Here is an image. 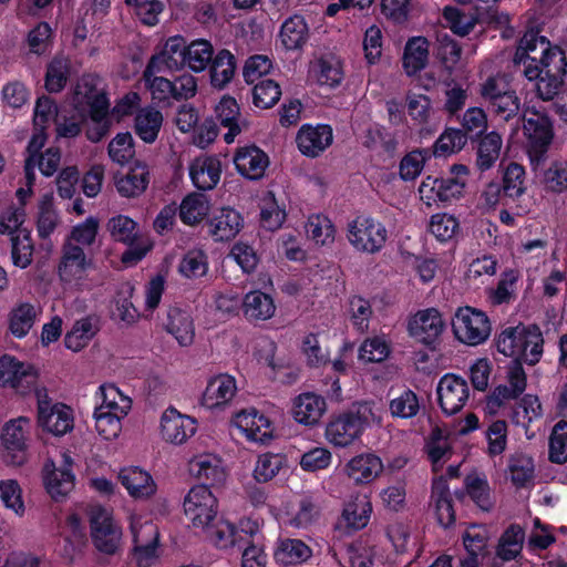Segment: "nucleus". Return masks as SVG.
Masks as SVG:
<instances>
[{"instance_id": "f257e3e1", "label": "nucleus", "mask_w": 567, "mask_h": 567, "mask_svg": "<svg viewBox=\"0 0 567 567\" xmlns=\"http://www.w3.org/2000/svg\"><path fill=\"white\" fill-rule=\"evenodd\" d=\"M100 79L94 75L82 76L74 90L72 104L76 112V116L84 118L90 115L92 121L101 124V132L97 136L91 133L89 137L93 141H99L109 130V124L104 122L107 115L109 101L100 86Z\"/></svg>"}, {"instance_id": "f03ea898", "label": "nucleus", "mask_w": 567, "mask_h": 567, "mask_svg": "<svg viewBox=\"0 0 567 567\" xmlns=\"http://www.w3.org/2000/svg\"><path fill=\"white\" fill-rule=\"evenodd\" d=\"M544 339L537 327L518 326L504 330L497 339V349L506 357L535 364L543 354Z\"/></svg>"}, {"instance_id": "7ed1b4c3", "label": "nucleus", "mask_w": 567, "mask_h": 567, "mask_svg": "<svg viewBox=\"0 0 567 567\" xmlns=\"http://www.w3.org/2000/svg\"><path fill=\"white\" fill-rule=\"evenodd\" d=\"M525 55H530L532 62L539 61L544 74L563 78L566 73L565 52L559 47L551 45L545 37L533 30L523 35L516 50L517 61H522Z\"/></svg>"}, {"instance_id": "20e7f679", "label": "nucleus", "mask_w": 567, "mask_h": 567, "mask_svg": "<svg viewBox=\"0 0 567 567\" xmlns=\"http://www.w3.org/2000/svg\"><path fill=\"white\" fill-rule=\"evenodd\" d=\"M130 533L133 542V559L138 567H152L161 555L159 529L146 515L130 516Z\"/></svg>"}, {"instance_id": "39448f33", "label": "nucleus", "mask_w": 567, "mask_h": 567, "mask_svg": "<svg viewBox=\"0 0 567 567\" xmlns=\"http://www.w3.org/2000/svg\"><path fill=\"white\" fill-rule=\"evenodd\" d=\"M90 533L94 547L104 555H115L122 548L123 532L112 511L96 506L90 512Z\"/></svg>"}, {"instance_id": "423d86ee", "label": "nucleus", "mask_w": 567, "mask_h": 567, "mask_svg": "<svg viewBox=\"0 0 567 567\" xmlns=\"http://www.w3.org/2000/svg\"><path fill=\"white\" fill-rule=\"evenodd\" d=\"M453 333L463 344L475 347L484 343L491 336L492 326L482 310L473 307H461L452 320Z\"/></svg>"}, {"instance_id": "0eeeda50", "label": "nucleus", "mask_w": 567, "mask_h": 567, "mask_svg": "<svg viewBox=\"0 0 567 567\" xmlns=\"http://www.w3.org/2000/svg\"><path fill=\"white\" fill-rule=\"evenodd\" d=\"M523 128L530 162L533 165H538L543 161L554 136L551 122L547 115L527 105Z\"/></svg>"}, {"instance_id": "6e6552de", "label": "nucleus", "mask_w": 567, "mask_h": 567, "mask_svg": "<svg viewBox=\"0 0 567 567\" xmlns=\"http://www.w3.org/2000/svg\"><path fill=\"white\" fill-rule=\"evenodd\" d=\"M347 238L355 250L375 254L385 245L388 230L380 220L360 215L348 224Z\"/></svg>"}, {"instance_id": "1a4fd4ad", "label": "nucleus", "mask_w": 567, "mask_h": 567, "mask_svg": "<svg viewBox=\"0 0 567 567\" xmlns=\"http://www.w3.org/2000/svg\"><path fill=\"white\" fill-rule=\"evenodd\" d=\"M480 95L487 106L505 121L515 116L519 110V100L504 75L487 78L480 85Z\"/></svg>"}, {"instance_id": "9d476101", "label": "nucleus", "mask_w": 567, "mask_h": 567, "mask_svg": "<svg viewBox=\"0 0 567 567\" xmlns=\"http://www.w3.org/2000/svg\"><path fill=\"white\" fill-rule=\"evenodd\" d=\"M74 461L66 451L60 455L58 463L45 462L42 471L43 484L47 493L55 502L63 501L74 488L75 475L73 473Z\"/></svg>"}, {"instance_id": "9b49d317", "label": "nucleus", "mask_w": 567, "mask_h": 567, "mask_svg": "<svg viewBox=\"0 0 567 567\" xmlns=\"http://www.w3.org/2000/svg\"><path fill=\"white\" fill-rule=\"evenodd\" d=\"M184 512L195 528H206L216 519L218 502L205 484L192 487L184 499Z\"/></svg>"}, {"instance_id": "f8f14e48", "label": "nucleus", "mask_w": 567, "mask_h": 567, "mask_svg": "<svg viewBox=\"0 0 567 567\" xmlns=\"http://www.w3.org/2000/svg\"><path fill=\"white\" fill-rule=\"evenodd\" d=\"M48 135L43 132H33L28 144L29 156L25 159V179L29 184L34 182V168L38 167L44 176H52L61 163V152L56 147H49L39 153L47 142Z\"/></svg>"}, {"instance_id": "ddd939ff", "label": "nucleus", "mask_w": 567, "mask_h": 567, "mask_svg": "<svg viewBox=\"0 0 567 567\" xmlns=\"http://www.w3.org/2000/svg\"><path fill=\"white\" fill-rule=\"evenodd\" d=\"M37 383L34 368L11 355L0 358V386L10 388L19 394L31 392Z\"/></svg>"}, {"instance_id": "4468645a", "label": "nucleus", "mask_w": 567, "mask_h": 567, "mask_svg": "<svg viewBox=\"0 0 567 567\" xmlns=\"http://www.w3.org/2000/svg\"><path fill=\"white\" fill-rule=\"evenodd\" d=\"M196 420L181 413L174 406L163 411L159 419V435L166 443L181 445L196 433Z\"/></svg>"}, {"instance_id": "2eb2a0df", "label": "nucleus", "mask_w": 567, "mask_h": 567, "mask_svg": "<svg viewBox=\"0 0 567 567\" xmlns=\"http://www.w3.org/2000/svg\"><path fill=\"white\" fill-rule=\"evenodd\" d=\"M445 327L442 315L435 308L420 310L409 321L411 337L430 347L440 341Z\"/></svg>"}, {"instance_id": "dca6fc26", "label": "nucleus", "mask_w": 567, "mask_h": 567, "mask_svg": "<svg viewBox=\"0 0 567 567\" xmlns=\"http://www.w3.org/2000/svg\"><path fill=\"white\" fill-rule=\"evenodd\" d=\"M439 403L446 415L460 412L470 396L467 382L453 373L444 374L436 388Z\"/></svg>"}, {"instance_id": "f3484780", "label": "nucleus", "mask_w": 567, "mask_h": 567, "mask_svg": "<svg viewBox=\"0 0 567 567\" xmlns=\"http://www.w3.org/2000/svg\"><path fill=\"white\" fill-rule=\"evenodd\" d=\"M92 267L82 247L65 241L62 256L58 265V276L65 284L78 285L85 279L87 270Z\"/></svg>"}, {"instance_id": "a211bd4d", "label": "nucleus", "mask_w": 567, "mask_h": 567, "mask_svg": "<svg viewBox=\"0 0 567 567\" xmlns=\"http://www.w3.org/2000/svg\"><path fill=\"white\" fill-rule=\"evenodd\" d=\"M231 425L250 442L266 443L272 439L271 422L256 409L236 413L231 419Z\"/></svg>"}, {"instance_id": "6ab92c4d", "label": "nucleus", "mask_w": 567, "mask_h": 567, "mask_svg": "<svg viewBox=\"0 0 567 567\" xmlns=\"http://www.w3.org/2000/svg\"><path fill=\"white\" fill-rule=\"evenodd\" d=\"M30 420L20 416L7 422L2 429L1 440L7 452L6 458L12 465H19L24 461L27 434Z\"/></svg>"}, {"instance_id": "aec40b11", "label": "nucleus", "mask_w": 567, "mask_h": 567, "mask_svg": "<svg viewBox=\"0 0 567 567\" xmlns=\"http://www.w3.org/2000/svg\"><path fill=\"white\" fill-rule=\"evenodd\" d=\"M333 141L332 128L329 125H302L297 135L296 144L299 152L309 158L320 156Z\"/></svg>"}, {"instance_id": "412c9836", "label": "nucleus", "mask_w": 567, "mask_h": 567, "mask_svg": "<svg viewBox=\"0 0 567 567\" xmlns=\"http://www.w3.org/2000/svg\"><path fill=\"white\" fill-rule=\"evenodd\" d=\"M39 424L54 435H64L73 429V412L61 403L50 404L47 401H39L38 404Z\"/></svg>"}, {"instance_id": "4be33fe9", "label": "nucleus", "mask_w": 567, "mask_h": 567, "mask_svg": "<svg viewBox=\"0 0 567 567\" xmlns=\"http://www.w3.org/2000/svg\"><path fill=\"white\" fill-rule=\"evenodd\" d=\"M383 471V463L372 453H361L351 457L343 466L342 472L355 485L372 483Z\"/></svg>"}, {"instance_id": "5701e85b", "label": "nucleus", "mask_w": 567, "mask_h": 567, "mask_svg": "<svg viewBox=\"0 0 567 567\" xmlns=\"http://www.w3.org/2000/svg\"><path fill=\"white\" fill-rule=\"evenodd\" d=\"M327 411L323 396L315 392H303L292 399L290 413L292 419L302 425H317Z\"/></svg>"}, {"instance_id": "b1692460", "label": "nucleus", "mask_w": 567, "mask_h": 567, "mask_svg": "<svg viewBox=\"0 0 567 567\" xmlns=\"http://www.w3.org/2000/svg\"><path fill=\"white\" fill-rule=\"evenodd\" d=\"M236 171L245 178L258 181L269 166L268 155L255 145L239 147L233 158Z\"/></svg>"}, {"instance_id": "393cba45", "label": "nucleus", "mask_w": 567, "mask_h": 567, "mask_svg": "<svg viewBox=\"0 0 567 567\" xmlns=\"http://www.w3.org/2000/svg\"><path fill=\"white\" fill-rule=\"evenodd\" d=\"M244 227V217L233 207L216 209L208 220V233L216 241L235 238Z\"/></svg>"}, {"instance_id": "a878e982", "label": "nucleus", "mask_w": 567, "mask_h": 567, "mask_svg": "<svg viewBox=\"0 0 567 567\" xmlns=\"http://www.w3.org/2000/svg\"><path fill=\"white\" fill-rule=\"evenodd\" d=\"M236 392L235 378L229 374H218L208 381L200 402L208 410L223 409L231 402Z\"/></svg>"}, {"instance_id": "bb28decb", "label": "nucleus", "mask_w": 567, "mask_h": 567, "mask_svg": "<svg viewBox=\"0 0 567 567\" xmlns=\"http://www.w3.org/2000/svg\"><path fill=\"white\" fill-rule=\"evenodd\" d=\"M188 470L194 477L212 485L223 484L227 477L223 461L212 453L195 455L188 463Z\"/></svg>"}, {"instance_id": "cd10ccee", "label": "nucleus", "mask_w": 567, "mask_h": 567, "mask_svg": "<svg viewBox=\"0 0 567 567\" xmlns=\"http://www.w3.org/2000/svg\"><path fill=\"white\" fill-rule=\"evenodd\" d=\"M430 42L425 37L410 38L403 49L402 68L406 76L415 78L429 64Z\"/></svg>"}, {"instance_id": "c85d7f7f", "label": "nucleus", "mask_w": 567, "mask_h": 567, "mask_svg": "<svg viewBox=\"0 0 567 567\" xmlns=\"http://www.w3.org/2000/svg\"><path fill=\"white\" fill-rule=\"evenodd\" d=\"M362 433L348 412L332 417L326 426L324 437L334 447H348L361 437Z\"/></svg>"}, {"instance_id": "c756f323", "label": "nucleus", "mask_w": 567, "mask_h": 567, "mask_svg": "<svg viewBox=\"0 0 567 567\" xmlns=\"http://www.w3.org/2000/svg\"><path fill=\"white\" fill-rule=\"evenodd\" d=\"M489 533L483 525H472L463 534L467 556L461 559L460 567H478L487 553Z\"/></svg>"}, {"instance_id": "7c9ffc66", "label": "nucleus", "mask_w": 567, "mask_h": 567, "mask_svg": "<svg viewBox=\"0 0 567 567\" xmlns=\"http://www.w3.org/2000/svg\"><path fill=\"white\" fill-rule=\"evenodd\" d=\"M221 174L220 161L214 156H200L189 165V177L198 189H213Z\"/></svg>"}, {"instance_id": "2f4dec72", "label": "nucleus", "mask_w": 567, "mask_h": 567, "mask_svg": "<svg viewBox=\"0 0 567 567\" xmlns=\"http://www.w3.org/2000/svg\"><path fill=\"white\" fill-rule=\"evenodd\" d=\"M186 44L182 37L175 35L166 40L162 51L154 55L151 61V68H156L157 72L165 70L177 71L185 66Z\"/></svg>"}, {"instance_id": "473e14b6", "label": "nucleus", "mask_w": 567, "mask_h": 567, "mask_svg": "<svg viewBox=\"0 0 567 567\" xmlns=\"http://www.w3.org/2000/svg\"><path fill=\"white\" fill-rule=\"evenodd\" d=\"M95 399L96 406L94 410L114 413V415L117 414L120 417H125L132 408L131 398L113 383L100 385L95 393Z\"/></svg>"}, {"instance_id": "72a5a7b5", "label": "nucleus", "mask_w": 567, "mask_h": 567, "mask_svg": "<svg viewBox=\"0 0 567 567\" xmlns=\"http://www.w3.org/2000/svg\"><path fill=\"white\" fill-rule=\"evenodd\" d=\"M118 480L130 496L136 499L151 497L156 492L152 476L135 466L123 468L118 474Z\"/></svg>"}, {"instance_id": "f704fd0d", "label": "nucleus", "mask_w": 567, "mask_h": 567, "mask_svg": "<svg viewBox=\"0 0 567 567\" xmlns=\"http://www.w3.org/2000/svg\"><path fill=\"white\" fill-rule=\"evenodd\" d=\"M371 514L370 498L367 495H357L346 504L339 526L344 525L347 529L360 530L369 524Z\"/></svg>"}, {"instance_id": "c9c22d12", "label": "nucleus", "mask_w": 567, "mask_h": 567, "mask_svg": "<svg viewBox=\"0 0 567 567\" xmlns=\"http://www.w3.org/2000/svg\"><path fill=\"white\" fill-rule=\"evenodd\" d=\"M243 312L249 321H266L276 313L274 298L261 290H252L241 301Z\"/></svg>"}, {"instance_id": "e433bc0d", "label": "nucleus", "mask_w": 567, "mask_h": 567, "mask_svg": "<svg viewBox=\"0 0 567 567\" xmlns=\"http://www.w3.org/2000/svg\"><path fill=\"white\" fill-rule=\"evenodd\" d=\"M215 112L220 124L228 128V132L224 135L225 142L228 144L233 143L246 126L245 121L240 116L236 100L230 96H224L216 105Z\"/></svg>"}, {"instance_id": "4c0bfd02", "label": "nucleus", "mask_w": 567, "mask_h": 567, "mask_svg": "<svg viewBox=\"0 0 567 567\" xmlns=\"http://www.w3.org/2000/svg\"><path fill=\"white\" fill-rule=\"evenodd\" d=\"M305 235L316 247H329L336 239V227L323 214H311L305 223Z\"/></svg>"}, {"instance_id": "58836bf2", "label": "nucleus", "mask_w": 567, "mask_h": 567, "mask_svg": "<svg viewBox=\"0 0 567 567\" xmlns=\"http://www.w3.org/2000/svg\"><path fill=\"white\" fill-rule=\"evenodd\" d=\"M150 183V171L146 165L136 163L128 172L116 177L115 186L123 197H137L142 195Z\"/></svg>"}, {"instance_id": "ea45409f", "label": "nucleus", "mask_w": 567, "mask_h": 567, "mask_svg": "<svg viewBox=\"0 0 567 567\" xmlns=\"http://www.w3.org/2000/svg\"><path fill=\"white\" fill-rule=\"evenodd\" d=\"M279 38L286 50H299L309 39V28L303 17L295 14L286 19L280 28Z\"/></svg>"}, {"instance_id": "a19ab883", "label": "nucleus", "mask_w": 567, "mask_h": 567, "mask_svg": "<svg viewBox=\"0 0 567 567\" xmlns=\"http://www.w3.org/2000/svg\"><path fill=\"white\" fill-rule=\"evenodd\" d=\"M347 412L362 434L367 429L380 427L383 422V408L375 401L355 402Z\"/></svg>"}, {"instance_id": "79ce46f5", "label": "nucleus", "mask_w": 567, "mask_h": 567, "mask_svg": "<svg viewBox=\"0 0 567 567\" xmlns=\"http://www.w3.org/2000/svg\"><path fill=\"white\" fill-rule=\"evenodd\" d=\"M163 114L154 107H143L134 118L135 134L145 143H154L163 125Z\"/></svg>"}, {"instance_id": "37998d69", "label": "nucleus", "mask_w": 567, "mask_h": 567, "mask_svg": "<svg viewBox=\"0 0 567 567\" xmlns=\"http://www.w3.org/2000/svg\"><path fill=\"white\" fill-rule=\"evenodd\" d=\"M311 555L310 547L302 540L295 538L280 539L274 553L276 563L282 567L301 564L308 560Z\"/></svg>"}, {"instance_id": "c03bdc74", "label": "nucleus", "mask_w": 567, "mask_h": 567, "mask_svg": "<svg viewBox=\"0 0 567 567\" xmlns=\"http://www.w3.org/2000/svg\"><path fill=\"white\" fill-rule=\"evenodd\" d=\"M99 331L97 321L92 317H85L76 320L71 330L64 337L66 349L79 352L91 342Z\"/></svg>"}, {"instance_id": "a18cd8bd", "label": "nucleus", "mask_w": 567, "mask_h": 567, "mask_svg": "<svg viewBox=\"0 0 567 567\" xmlns=\"http://www.w3.org/2000/svg\"><path fill=\"white\" fill-rule=\"evenodd\" d=\"M166 330L174 336L177 342L187 347L193 343L195 337V328L193 319L187 311L173 308L168 311V321Z\"/></svg>"}, {"instance_id": "49530a36", "label": "nucleus", "mask_w": 567, "mask_h": 567, "mask_svg": "<svg viewBox=\"0 0 567 567\" xmlns=\"http://www.w3.org/2000/svg\"><path fill=\"white\" fill-rule=\"evenodd\" d=\"M210 210V203L206 195L192 193L179 205V218L188 226L203 221Z\"/></svg>"}, {"instance_id": "de8ad7c7", "label": "nucleus", "mask_w": 567, "mask_h": 567, "mask_svg": "<svg viewBox=\"0 0 567 567\" xmlns=\"http://www.w3.org/2000/svg\"><path fill=\"white\" fill-rule=\"evenodd\" d=\"M524 542V528L517 524H512L498 539L496 556L503 561L515 559L520 554Z\"/></svg>"}, {"instance_id": "09e8293b", "label": "nucleus", "mask_w": 567, "mask_h": 567, "mask_svg": "<svg viewBox=\"0 0 567 567\" xmlns=\"http://www.w3.org/2000/svg\"><path fill=\"white\" fill-rule=\"evenodd\" d=\"M40 315V308L30 303L21 302L10 313L9 329L17 338L25 337Z\"/></svg>"}, {"instance_id": "8fccbe9b", "label": "nucleus", "mask_w": 567, "mask_h": 567, "mask_svg": "<svg viewBox=\"0 0 567 567\" xmlns=\"http://www.w3.org/2000/svg\"><path fill=\"white\" fill-rule=\"evenodd\" d=\"M310 75L320 85L336 86L343 76L341 62L334 56L321 58L311 64Z\"/></svg>"}, {"instance_id": "3c124183", "label": "nucleus", "mask_w": 567, "mask_h": 567, "mask_svg": "<svg viewBox=\"0 0 567 567\" xmlns=\"http://www.w3.org/2000/svg\"><path fill=\"white\" fill-rule=\"evenodd\" d=\"M508 471L512 483L517 487H526L533 483L535 475V463L532 455L517 452L508 462Z\"/></svg>"}, {"instance_id": "603ef678", "label": "nucleus", "mask_w": 567, "mask_h": 567, "mask_svg": "<svg viewBox=\"0 0 567 567\" xmlns=\"http://www.w3.org/2000/svg\"><path fill=\"white\" fill-rule=\"evenodd\" d=\"M462 56V48L446 32L436 34L435 58L441 62L447 72H453L458 65Z\"/></svg>"}, {"instance_id": "864d4df0", "label": "nucleus", "mask_w": 567, "mask_h": 567, "mask_svg": "<svg viewBox=\"0 0 567 567\" xmlns=\"http://www.w3.org/2000/svg\"><path fill=\"white\" fill-rule=\"evenodd\" d=\"M286 515V522L290 526L303 528L318 518L319 508L310 497H302L297 503L289 505Z\"/></svg>"}, {"instance_id": "5fc2aeb1", "label": "nucleus", "mask_w": 567, "mask_h": 567, "mask_svg": "<svg viewBox=\"0 0 567 567\" xmlns=\"http://www.w3.org/2000/svg\"><path fill=\"white\" fill-rule=\"evenodd\" d=\"M202 529L206 532L207 538L221 549L229 548L243 539L237 527L224 519L217 520L214 524L210 523L208 527Z\"/></svg>"}, {"instance_id": "6e6d98bb", "label": "nucleus", "mask_w": 567, "mask_h": 567, "mask_svg": "<svg viewBox=\"0 0 567 567\" xmlns=\"http://www.w3.org/2000/svg\"><path fill=\"white\" fill-rule=\"evenodd\" d=\"M468 177V168L455 164L450 168V176L442 177L443 203L458 199L463 196Z\"/></svg>"}, {"instance_id": "4d7b16f0", "label": "nucleus", "mask_w": 567, "mask_h": 567, "mask_svg": "<svg viewBox=\"0 0 567 567\" xmlns=\"http://www.w3.org/2000/svg\"><path fill=\"white\" fill-rule=\"evenodd\" d=\"M405 105L409 116L416 124L430 123L435 114L430 96L409 91L405 95Z\"/></svg>"}, {"instance_id": "13d9d810", "label": "nucleus", "mask_w": 567, "mask_h": 567, "mask_svg": "<svg viewBox=\"0 0 567 567\" xmlns=\"http://www.w3.org/2000/svg\"><path fill=\"white\" fill-rule=\"evenodd\" d=\"M502 145V136L496 132H491L481 140L476 158V166L480 171H487L495 164L499 157Z\"/></svg>"}, {"instance_id": "bf43d9fd", "label": "nucleus", "mask_w": 567, "mask_h": 567, "mask_svg": "<svg viewBox=\"0 0 567 567\" xmlns=\"http://www.w3.org/2000/svg\"><path fill=\"white\" fill-rule=\"evenodd\" d=\"M210 79L215 87H224L234 76L236 63L234 55L227 51L221 50L212 60Z\"/></svg>"}, {"instance_id": "052dcab7", "label": "nucleus", "mask_w": 567, "mask_h": 567, "mask_svg": "<svg viewBox=\"0 0 567 567\" xmlns=\"http://www.w3.org/2000/svg\"><path fill=\"white\" fill-rule=\"evenodd\" d=\"M60 223L59 214L53 205V195L45 194L39 204L37 221L38 234L41 238L50 237Z\"/></svg>"}, {"instance_id": "680f3d73", "label": "nucleus", "mask_w": 567, "mask_h": 567, "mask_svg": "<svg viewBox=\"0 0 567 567\" xmlns=\"http://www.w3.org/2000/svg\"><path fill=\"white\" fill-rule=\"evenodd\" d=\"M185 65L194 72L204 71L213 60V47L206 40H195L186 45Z\"/></svg>"}, {"instance_id": "e2e57ef3", "label": "nucleus", "mask_w": 567, "mask_h": 567, "mask_svg": "<svg viewBox=\"0 0 567 567\" xmlns=\"http://www.w3.org/2000/svg\"><path fill=\"white\" fill-rule=\"evenodd\" d=\"M179 274L187 279L204 277L208 271V258L202 249L187 251L178 265Z\"/></svg>"}, {"instance_id": "0e129e2a", "label": "nucleus", "mask_w": 567, "mask_h": 567, "mask_svg": "<svg viewBox=\"0 0 567 567\" xmlns=\"http://www.w3.org/2000/svg\"><path fill=\"white\" fill-rule=\"evenodd\" d=\"M518 278L519 275L515 270H507L503 272L496 288L488 290L489 302L494 306H498L514 300Z\"/></svg>"}, {"instance_id": "69168bd1", "label": "nucleus", "mask_w": 567, "mask_h": 567, "mask_svg": "<svg viewBox=\"0 0 567 567\" xmlns=\"http://www.w3.org/2000/svg\"><path fill=\"white\" fill-rule=\"evenodd\" d=\"M284 463L285 458L280 454H260L256 460L252 476L258 483H267L278 475Z\"/></svg>"}, {"instance_id": "338daca9", "label": "nucleus", "mask_w": 567, "mask_h": 567, "mask_svg": "<svg viewBox=\"0 0 567 567\" xmlns=\"http://www.w3.org/2000/svg\"><path fill=\"white\" fill-rule=\"evenodd\" d=\"M0 499L3 506L16 516L22 517L25 513V505L22 498V489L16 480L0 481Z\"/></svg>"}, {"instance_id": "774afa93", "label": "nucleus", "mask_w": 567, "mask_h": 567, "mask_svg": "<svg viewBox=\"0 0 567 567\" xmlns=\"http://www.w3.org/2000/svg\"><path fill=\"white\" fill-rule=\"evenodd\" d=\"M467 137L456 128H446L436 140L433 154L437 157L450 156L460 152L466 144Z\"/></svg>"}]
</instances>
